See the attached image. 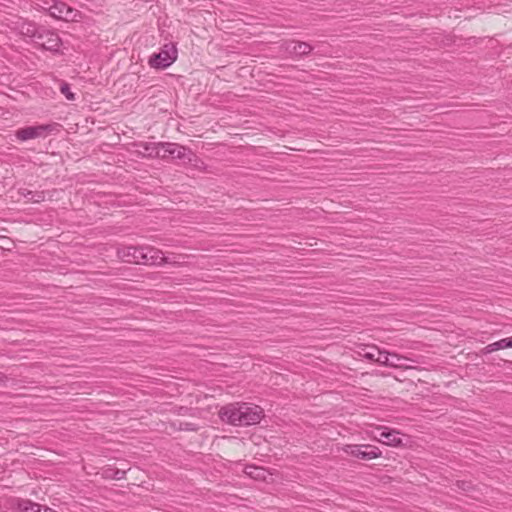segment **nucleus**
Here are the masks:
<instances>
[{
    "label": "nucleus",
    "mask_w": 512,
    "mask_h": 512,
    "mask_svg": "<svg viewBox=\"0 0 512 512\" xmlns=\"http://www.w3.org/2000/svg\"><path fill=\"white\" fill-rule=\"evenodd\" d=\"M220 419L233 426H250L258 424L264 417V410L245 402L227 404L218 412Z\"/></svg>",
    "instance_id": "1"
},
{
    "label": "nucleus",
    "mask_w": 512,
    "mask_h": 512,
    "mask_svg": "<svg viewBox=\"0 0 512 512\" xmlns=\"http://www.w3.org/2000/svg\"><path fill=\"white\" fill-rule=\"evenodd\" d=\"M177 48L174 43L163 45L158 53H154L149 59V65L156 69H165L177 59Z\"/></svg>",
    "instance_id": "2"
},
{
    "label": "nucleus",
    "mask_w": 512,
    "mask_h": 512,
    "mask_svg": "<svg viewBox=\"0 0 512 512\" xmlns=\"http://www.w3.org/2000/svg\"><path fill=\"white\" fill-rule=\"evenodd\" d=\"M161 153V159H179L182 160L184 163L192 162L193 158L195 157V154L191 151V149L183 145L170 142H163Z\"/></svg>",
    "instance_id": "3"
},
{
    "label": "nucleus",
    "mask_w": 512,
    "mask_h": 512,
    "mask_svg": "<svg viewBox=\"0 0 512 512\" xmlns=\"http://www.w3.org/2000/svg\"><path fill=\"white\" fill-rule=\"evenodd\" d=\"M343 450L348 455L362 460H372L381 456L379 448L372 445H346Z\"/></svg>",
    "instance_id": "4"
},
{
    "label": "nucleus",
    "mask_w": 512,
    "mask_h": 512,
    "mask_svg": "<svg viewBox=\"0 0 512 512\" xmlns=\"http://www.w3.org/2000/svg\"><path fill=\"white\" fill-rule=\"evenodd\" d=\"M49 14L59 20L76 21L80 16V12L66 3L61 1H54L53 5L49 8Z\"/></svg>",
    "instance_id": "5"
},
{
    "label": "nucleus",
    "mask_w": 512,
    "mask_h": 512,
    "mask_svg": "<svg viewBox=\"0 0 512 512\" xmlns=\"http://www.w3.org/2000/svg\"><path fill=\"white\" fill-rule=\"evenodd\" d=\"M32 37L46 50L56 51L61 45L58 34L50 30L35 31L32 33Z\"/></svg>",
    "instance_id": "6"
},
{
    "label": "nucleus",
    "mask_w": 512,
    "mask_h": 512,
    "mask_svg": "<svg viewBox=\"0 0 512 512\" xmlns=\"http://www.w3.org/2000/svg\"><path fill=\"white\" fill-rule=\"evenodd\" d=\"M54 125H38V126H28L17 130L16 136L21 141H27L30 139H35L39 137H45L48 133L54 130Z\"/></svg>",
    "instance_id": "7"
},
{
    "label": "nucleus",
    "mask_w": 512,
    "mask_h": 512,
    "mask_svg": "<svg viewBox=\"0 0 512 512\" xmlns=\"http://www.w3.org/2000/svg\"><path fill=\"white\" fill-rule=\"evenodd\" d=\"M377 353L376 359L374 362H377L381 365L390 366V367H407L404 364V361L408 359L406 357L399 356L397 354H391L387 351H382L380 349H372Z\"/></svg>",
    "instance_id": "8"
},
{
    "label": "nucleus",
    "mask_w": 512,
    "mask_h": 512,
    "mask_svg": "<svg viewBox=\"0 0 512 512\" xmlns=\"http://www.w3.org/2000/svg\"><path fill=\"white\" fill-rule=\"evenodd\" d=\"M142 259L140 265H155L160 266L163 264V252L152 246H142Z\"/></svg>",
    "instance_id": "9"
},
{
    "label": "nucleus",
    "mask_w": 512,
    "mask_h": 512,
    "mask_svg": "<svg viewBox=\"0 0 512 512\" xmlns=\"http://www.w3.org/2000/svg\"><path fill=\"white\" fill-rule=\"evenodd\" d=\"M142 251V246H125L117 250V255L123 262L140 265Z\"/></svg>",
    "instance_id": "10"
},
{
    "label": "nucleus",
    "mask_w": 512,
    "mask_h": 512,
    "mask_svg": "<svg viewBox=\"0 0 512 512\" xmlns=\"http://www.w3.org/2000/svg\"><path fill=\"white\" fill-rule=\"evenodd\" d=\"M162 144L163 142H137L134 146L137 147V152L143 157L160 158Z\"/></svg>",
    "instance_id": "11"
},
{
    "label": "nucleus",
    "mask_w": 512,
    "mask_h": 512,
    "mask_svg": "<svg viewBox=\"0 0 512 512\" xmlns=\"http://www.w3.org/2000/svg\"><path fill=\"white\" fill-rule=\"evenodd\" d=\"M285 50L291 55L301 57L310 54L313 47L307 42L291 40L285 43Z\"/></svg>",
    "instance_id": "12"
},
{
    "label": "nucleus",
    "mask_w": 512,
    "mask_h": 512,
    "mask_svg": "<svg viewBox=\"0 0 512 512\" xmlns=\"http://www.w3.org/2000/svg\"><path fill=\"white\" fill-rule=\"evenodd\" d=\"M13 506L20 512H41L43 505L33 502L30 499L16 498Z\"/></svg>",
    "instance_id": "13"
},
{
    "label": "nucleus",
    "mask_w": 512,
    "mask_h": 512,
    "mask_svg": "<svg viewBox=\"0 0 512 512\" xmlns=\"http://www.w3.org/2000/svg\"><path fill=\"white\" fill-rule=\"evenodd\" d=\"M399 432L396 430H382L379 434L378 440L388 446H399L401 444V438H399Z\"/></svg>",
    "instance_id": "14"
},
{
    "label": "nucleus",
    "mask_w": 512,
    "mask_h": 512,
    "mask_svg": "<svg viewBox=\"0 0 512 512\" xmlns=\"http://www.w3.org/2000/svg\"><path fill=\"white\" fill-rule=\"evenodd\" d=\"M372 349H379L375 345H367V344H359L356 349V353L358 356L365 358L369 361L374 362L377 356V353Z\"/></svg>",
    "instance_id": "15"
},
{
    "label": "nucleus",
    "mask_w": 512,
    "mask_h": 512,
    "mask_svg": "<svg viewBox=\"0 0 512 512\" xmlns=\"http://www.w3.org/2000/svg\"><path fill=\"white\" fill-rule=\"evenodd\" d=\"M244 473L255 480H265L266 470L262 467L248 465L244 469Z\"/></svg>",
    "instance_id": "16"
},
{
    "label": "nucleus",
    "mask_w": 512,
    "mask_h": 512,
    "mask_svg": "<svg viewBox=\"0 0 512 512\" xmlns=\"http://www.w3.org/2000/svg\"><path fill=\"white\" fill-rule=\"evenodd\" d=\"M509 340L508 338H503L499 341H496L494 343L488 344L486 347L483 348L482 353L483 354H489L494 351L509 348Z\"/></svg>",
    "instance_id": "17"
},
{
    "label": "nucleus",
    "mask_w": 512,
    "mask_h": 512,
    "mask_svg": "<svg viewBox=\"0 0 512 512\" xmlns=\"http://www.w3.org/2000/svg\"><path fill=\"white\" fill-rule=\"evenodd\" d=\"M21 194L28 200L34 203H39L44 201L45 195L44 192H34L28 189H22Z\"/></svg>",
    "instance_id": "18"
},
{
    "label": "nucleus",
    "mask_w": 512,
    "mask_h": 512,
    "mask_svg": "<svg viewBox=\"0 0 512 512\" xmlns=\"http://www.w3.org/2000/svg\"><path fill=\"white\" fill-rule=\"evenodd\" d=\"M186 255H172V256H164L163 255V264H172L175 266H181L185 263Z\"/></svg>",
    "instance_id": "19"
},
{
    "label": "nucleus",
    "mask_w": 512,
    "mask_h": 512,
    "mask_svg": "<svg viewBox=\"0 0 512 512\" xmlns=\"http://www.w3.org/2000/svg\"><path fill=\"white\" fill-rule=\"evenodd\" d=\"M61 93L66 97L67 100L73 101L75 99L74 93L71 92L70 86L66 82H62L60 85Z\"/></svg>",
    "instance_id": "20"
},
{
    "label": "nucleus",
    "mask_w": 512,
    "mask_h": 512,
    "mask_svg": "<svg viewBox=\"0 0 512 512\" xmlns=\"http://www.w3.org/2000/svg\"><path fill=\"white\" fill-rule=\"evenodd\" d=\"M111 472H112L111 478L116 479V480L123 479L126 474L125 470H120V469H112Z\"/></svg>",
    "instance_id": "21"
},
{
    "label": "nucleus",
    "mask_w": 512,
    "mask_h": 512,
    "mask_svg": "<svg viewBox=\"0 0 512 512\" xmlns=\"http://www.w3.org/2000/svg\"><path fill=\"white\" fill-rule=\"evenodd\" d=\"M457 486L463 491H469L472 489V484L467 481H457Z\"/></svg>",
    "instance_id": "22"
},
{
    "label": "nucleus",
    "mask_w": 512,
    "mask_h": 512,
    "mask_svg": "<svg viewBox=\"0 0 512 512\" xmlns=\"http://www.w3.org/2000/svg\"><path fill=\"white\" fill-rule=\"evenodd\" d=\"M179 429L180 430H187V431H196L197 427H196L195 424H192V423H184V427H183V423H180Z\"/></svg>",
    "instance_id": "23"
},
{
    "label": "nucleus",
    "mask_w": 512,
    "mask_h": 512,
    "mask_svg": "<svg viewBox=\"0 0 512 512\" xmlns=\"http://www.w3.org/2000/svg\"><path fill=\"white\" fill-rule=\"evenodd\" d=\"M190 411H191L190 408L181 406L178 408L177 413L179 415H188Z\"/></svg>",
    "instance_id": "24"
},
{
    "label": "nucleus",
    "mask_w": 512,
    "mask_h": 512,
    "mask_svg": "<svg viewBox=\"0 0 512 512\" xmlns=\"http://www.w3.org/2000/svg\"><path fill=\"white\" fill-rule=\"evenodd\" d=\"M41 512H57V511L53 510L52 508H50L48 506H43V509Z\"/></svg>",
    "instance_id": "25"
},
{
    "label": "nucleus",
    "mask_w": 512,
    "mask_h": 512,
    "mask_svg": "<svg viewBox=\"0 0 512 512\" xmlns=\"http://www.w3.org/2000/svg\"><path fill=\"white\" fill-rule=\"evenodd\" d=\"M112 469H108L104 472V475L106 478H111V475H112V472H111Z\"/></svg>",
    "instance_id": "26"
},
{
    "label": "nucleus",
    "mask_w": 512,
    "mask_h": 512,
    "mask_svg": "<svg viewBox=\"0 0 512 512\" xmlns=\"http://www.w3.org/2000/svg\"><path fill=\"white\" fill-rule=\"evenodd\" d=\"M6 379V376L0 372V383H2Z\"/></svg>",
    "instance_id": "27"
},
{
    "label": "nucleus",
    "mask_w": 512,
    "mask_h": 512,
    "mask_svg": "<svg viewBox=\"0 0 512 512\" xmlns=\"http://www.w3.org/2000/svg\"><path fill=\"white\" fill-rule=\"evenodd\" d=\"M508 340H509V348H512V336L511 337H508Z\"/></svg>",
    "instance_id": "28"
},
{
    "label": "nucleus",
    "mask_w": 512,
    "mask_h": 512,
    "mask_svg": "<svg viewBox=\"0 0 512 512\" xmlns=\"http://www.w3.org/2000/svg\"><path fill=\"white\" fill-rule=\"evenodd\" d=\"M390 361H392V362H397V359H396V358H391V357H390Z\"/></svg>",
    "instance_id": "29"
}]
</instances>
